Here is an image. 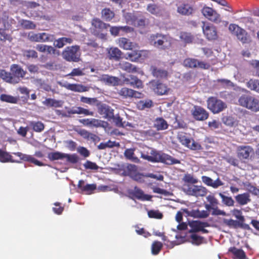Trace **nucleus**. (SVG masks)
<instances>
[{
	"label": "nucleus",
	"instance_id": "nucleus-1",
	"mask_svg": "<svg viewBox=\"0 0 259 259\" xmlns=\"http://www.w3.org/2000/svg\"><path fill=\"white\" fill-rule=\"evenodd\" d=\"M26 72L18 64H12L10 68V72H8L4 70L1 71L0 76L6 82L16 84L19 83L21 78L24 77Z\"/></svg>",
	"mask_w": 259,
	"mask_h": 259
},
{
	"label": "nucleus",
	"instance_id": "nucleus-2",
	"mask_svg": "<svg viewBox=\"0 0 259 259\" xmlns=\"http://www.w3.org/2000/svg\"><path fill=\"white\" fill-rule=\"evenodd\" d=\"M151 155H148L144 153H141V158L145 160L153 162H161L166 164L172 165L180 164V160L173 158L171 156L164 153H160L155 150H151Z\"/></svg>",
	"mask_w": 259,
	"mask_h": 259
},
{
	"label": "nucleus",
	"instance_id": "nucleus-3",
	"mask_svg": "<svg viewBox=\"0 0 259 259\" xmlns=\"http://www.w3.org/2000/svg\"><path fill=\"white\" fill-rule=\"evenodd\" d=\"M238 103L240 106L252 112L259 111V98L248 91L239 97Z\"/></svg>",
	"mask_w": 259,
	"mask_h": 259
},
{
	"label": "nucleus",
	"instance_id": "nucleus-4",
	"mask_svg": "<svg viewBox=\"0 0 259 259\" xmlns=\"http://www.w3.org/2000/svg\"><path fill=\"white\" fill-rule=\"evenodd\" d=\"M172 40L171 37L160 33L152 34L149 38L151 45L163 50L169 49L172 45Z\"/></svg>",
	"mask_w": 259,
	"mask_h": 259
},
{
	"label": "nucleus",
	"instance_id": "nucleus-5",
	"mask_svg": "<svg viewBox=\"0 0 259 259\" xmlns=\"http://www.w3.org/2000/svg\"><path fill=\"white\" fill-rule=\"evenodd\" d=\"M229 30L243 44H249L251 42V37L247 32L238 25L230 24L229 26Z\"/></svg>",
	"mask_w": 259,
	"mask_h": 259
},
{
	"label": "nucleus",
	"instance_id": "nucleus-6",
	"mask_svg": "<svg viewBox=\"0 0 259 259\" xmlns=\"http://www.w3.org/2000/svg\"><path fill=\"white\" fill-rule=\"evenodd\" d=\"M79 50L80 47L78 45L67 47L62 51V57L67 61L77 62L80 60Z\"/></svg>",
	"mask_w": 259,
	"mask_h": 259
},
{
	"label": "nucleus",
	"instance_id": "nucleus-7",
	"mask_svg": "<svg viewBox=\"0 0 259 259\" xmlns=\"http://www.w3.org/2000/svg\"><path fill=\"white\" fill-rule=\"evenodd\" d=\"M93 26V33L95 35L99 36L101 38H105L106 31L110 24H106L98 18H94L92 21Z\"/></svg>",
	"mask_w": 259,
	"mask_h": 259
},
{
	"label": "nucleus",
	"instance_id": "nucleus-8",
	"mask_svg": "<svg viewBox=\"0 0 259 259\" xmlns=\"http://www.w3.org/2000/svg\"><path fill=\"white\" fill-rule=\"evenodd\" d=\"M207 108L213 114L219 113L227 108V104L215 97H209L207 100Z\"/></svg>",
	"mask_w": 259,
	"mask_h": 259
},
{
	"label": "nucleus",
	"instance_id": "nucleus-9",
	"mask_svg": "<svg viewBox=\"0 0 259 259\" xmlns=\"http://www.w3.org/2000/svg\"><path fill=\"white\" fill-rule=\"evenodd\" d=\"M183 191L188 195L198 197H203L207 193V189L202 186L194 185H184L183 187Z\"/></svg>",
	"mask_w": 259,
	"mask_h": 259
},
{
	"label": "nucleus",
	"instance_id": "nucleus-10",
	"mask_svg": "<svg viewBox=\"0 0 259 259\" xmlns=\"http://www.w3.org/2000/svg\"><path fill=\"white\" fill-rule=\"evenodd\" d=\"M149 85L150 89L158 96L167 95L170 90L166 84L159 80H152Z\"/></svg>",
	"mask_w": 259,
	"mask_h": 259
},
{
	"label": "nucleus",
	"instance_id": "nucleus-11",
	"mask_svg": "<svg viewBox=\"0 0 259 259\" xmlns=\"http://www.w3.org/2000/svg\"><path fill=\"white\" fill-rule=\"evenodd\" d=\"M178 139L183 145L192 150L198 151L203 149L202 146L199 143L196 142L193 139L187 137L183 133L178 134Z\"/></svg>",
	"mask_w": 259,
	"mask_h": 259
},
{
	"label": "nucleus",
	"instance_id": "nucleus-12",
	"mask_svg": "<svg viewBox=\"0 0 259 259\" xmlns=\"http://www.w3.org/2000/svg\"><path fill=\"white\" fill-rule=\"evenodd\" d=\"M183 65L189 68H199L204 70H208L211 67L210 64L208 62L200 61L192 58L185 59L183 62Z\"/></svg>",
	"mask_w": 259,
	"mask_h": 259
},
{
	"label": "nucleus",
	"instance_id": "nucleus-13",
	"mask_svg": "<svg viewBox=\"0 0 259 259\" xmlns=\"http://www.w3.org/2000/svg\"><path fill=\"white\" fill-rule=\"evenodd\" d=\"M202 23L203 33L206 38L208 40H216L218 37L216 27L208 22L203 21Z\"/></svg>",
	"mask_w": 259,
	"mask_h": 259
},
{
	"label": "nucleus",
	"instance_id": "nucleus-14",
	"mask_svg": "<svg viewBox=\"0 0 259 259\" xmlns=\"http://www.w3.org/2000/svg\"><path fill=\"white\" fill-rule=\"evenodd\" d=\"M237 156L241 161L249 159L250 156L254 153L253 148L248 145L239 146L236 150Z\"/></svg>",
	"mask_w": 259,
	"mask_h": 259
},
{
	"label": "nucleus",
	"instance_id": "nucleus-15",
	"mask_svg": "<svg viewBox=\"0 0 259 259\" xmlns=\"http://www.w3.org/2000/svg\"><path fill=\"white\" fill-rule=\"evenodd\" d=\"M203 16L209 21L218 24L221 22V16L215 10L208 7H204L202 9Z\"/></svg>",
	"mask_w": 259,
	"mask_h": 259
},
{
	"label": "nucleus",
	"instance_id": "nucleus-16",
	"mask_svg": "<svg viewBox=\"0 0 259 259\" xmlns=\"http://www.w3.org/2000/svg\"><path fill=\"white\" fill-rule=\"evenodd\" d=\"M131 52L126 54L128 59L132 62H137L140 60H144L149 57L150 52L147 50H131Z\"/></svg>",
	"mask_w": 259,
	"mask_h": 259
},
{
	"label": "nucleus",
	"instance_id": "nucleus-17",
	"mask_svg": "<svg viewBox=\"0 0 259 259\" xmlns=\"http://www.w3.org/2000/svg\"><path fill=\"white\" fill-rule=\"evenodd\" d=\"M192 115L195 120L203 121L208 118L209 113L201 106H195L192 110Z\"/></svg>",
	"mask_w": 259,
	"mask_h": 259
},
{
	"label": "nucleus",
	"instance_id": "nucleus-18",
	"mask_svg": "<svg viewBox=\"0 0 259 259\" xmlns=\"http://www.w3.org/2000/svg\"><path fill=\"white\" fill-rule=\"evenodd\" d=\"M123 53L117 47H111L107 49V57L110 60L119 61L122 58Z\"/></svg>",
	"mask_w": 259,
	"mask_h": 259
},
{
	"label": "nucleus",
	"instance_id": "nucleus-19",
	"mask_svg": "<svg viewBox=\"0 0 259 259\" xmlns=\"http://www.w3.org/2000/svg\"><path fill=\"white\" fill-rule=\"evenodd\" d=\"M117 44L121 49L125 50H133L138 47V45L131 41L126 37H120L117 40Z\"/></svg>",
	"mask_w": 259,
	"mask_h": 259
},
{
	"label": "nucleus",
	"instance_id": "nucleus-20",
	"mask_svg": "<svg viewBox=\"0 0 259 259\" xmlns=\"http://www.w3.org/2000/svg\"><path fill=\"white\" fill-rule=\"evenodd\" d=\"M224 223L229 227H233L235 229L241 228L242 229L249 230L251 229L248 224L242 223L239 221L234 220L233 219L224 220Z\"/></svg>",
	"mask_w": 259,
	"mask_h": 259
},
{
	"label": "nucleus",
	"instance_id": "nucleus-21",
	"mask_svg": "<svg viewBox=\"0 0 259 259\" xmlns=\"http://www.w3.org/2000/svg\"><path fill=\"white\" fill-rule=\"evenodd\" d=\"M13 154L19 157L20 160L28 161L39 166L44 165V164L42 162L38 161L31 155L23 154L19 152L13 153Z\"/></svg>",
	"mask_w": 259,
	"mask_h": 259
},
{
	"label": "nucleus",
	"instance_id": "nucleus-22",
	"mask_svg": "<svg viewBox=\"0 0 259 259\" xmlns=\"http://www.w3.org/2000/svg\"><path fill=\"white\" fill-rule=\"evenodd\" d=\"M98 112L103 115L105 118L111 119L114 117V110L109 106L105 104L101 105L98 107Z\"/></svg>",
	"mask_w": 259,
	"mask_h": 259
},
{
	"label": "nucleus",
	"instance_id": "nucleus-23",
	"mask_svg": "<svg viewBox=\"0 0 259 259\" xmlns=\"http://www.w3.org/2000/svg\"><path fill=\"white\" fill-rule=\"evenodd\" d=\"M119 94L125 98H140L141 93L127 88H122L119 91Z\"/></svg>",
	"mask_w": 259,
	"mask_h": 259
},
{
	"label": "nucleus",
	"instance_id": "nucleus-24",
	"mask_svg": "<svg viewBox=\"0 0 259 259\" xmlns=\"http://www.w3.org/2000/svg\"><path fill=\"white\" fill-rule=\"evenodd\" d=\"M126 84H130L134 88L141 89L143 87L142 81L136 76L130 75L124 79Z\"/></svg>",
	"mask_w": 259,
	"mask_h": 259
},
{
	"label": "nucleus",
	"instance_id": "nucleus-25",
	"mask_svg": "<svg viewBox=\"0 0 259 259\" xmlns=\"http://www.w3.org/2000/svg\"><path fill=\"white\" fill-rule=\"evenodd\" d=\"M201 180L205 185L214 189L224 185V183L219 178L213 181L210 178L203 176L201 177Z\"/></svg>",
	"mask_w": 259,
	"mask_h": 259
},
{
	"label": "nucleus",
	"instance_id": "nucleus-26",
	"mask_svg": "<svg viewBox=\"0 0 259 259\" xmlns=\"http://www.w3.org/2000/svg\"><path fill=\"white\" fill-rule=\"evenodd\" d=\"M131 194L138 200L142 201H149L152 198V196L144 194L143 190L137 187H135L134 191Z\"/></svg>",
	"mask_w": 259,
	"mask_h": 259
},
{
	"label": "nucleus",
	"instance_id": "nucleus-27",
	"mask_svg": "<svg viewBox=\"0 0 259 259\" xmlns=\"http://www.w3.org/2000/svg\"><path fill=\"white\" fill-rule=\"evenodd\" d=\"M153 127L155 128L157 131H163L168 128V124L162 117H157L153 122Z\"/></svg>",
	"mask_w": 259,
	"mask_h": 259
},
{
	"label": "nucleus",
	"instance_id": "nucleus-28",
	"mask_svg": "<svg viewBox=\"0 0 259 259\" xmlns=\"http://www.w3.org/2000/svg\"><path fill=\"white\" fill-rule=\"evenodd\" d=\"M229 252L233 255V259H248L245 252L242 249L231 247L229 248Z\"/></svg>",
	"mask_w": 259,
	"mask_h": 259
},
{
	"label": "nucleus",
	"instance_id": "nucleus-29",
	"mask_svg": "<svg viewBox=\"0 0 259 259\" xmlns=\"http://www.w3.org/2000/svg\"><path fill=\"white\" fill-rule=\"evenodd\" d=\"M84 182L83 180H79L77 185L78 188L83 192H87L88 194H91L93 191L96 189V184H87L84 185Z\"/></svg>",
	"mask_w": 259,
	"mask_h": 259
},
{
	"label": "nucleus",
	"instance_id": "nucleus-30",
	"mask_svg": "<svg viewBox=\"0 0 259 259\" xmlns=\"http://www.w3.org/2000/svg\"><path fill=\"white\" fill-rule=\"evenodd\" d=\"M64 87L67 90L77 92H84L88 91V88L80 84H71L68 83L64 85Z\"/></svg>",
	"mask_w": 259,
	"mask_h": 259
},
{
	"label": "nucleus",
	"instance_id": "nucleus-31",
	"mask_svg": "<svg viewBox=\"0 0 259 259\" xmlns=\"http://www.w3.org/2000/svg\"><path fill=\"white\" fill-rule=\"evenodd\" d=\"M119 68L129 73H135L138 71V68L127 62H122L119 64Z\"/></svg>",
	"mask_w": 259,
	"mask_h": 259
},
{
	"label": "nucleus",
	"instance_id": "nucleus-32",
	"mask_svg": "<svg viewBox=\"0 0 259 259\" xmlns=\"http://www.w3.org/2000/svg\"><path fill=\"white\" fill-rule=\"evenodd\" d=\"M0 162L3 163L6 162H20L19 160H14L12 156L8 152L0 149Z\"/></svg>",
	"mask_w": 259,
	"mask_h": 259
},
{
	"label": "nucleus",
	"instance_id": "nucleus-33",
	"mask_svg": "<svg viewBox=\"0 0 259 259\" xmlns=\"http://www.w3.org/2000/svg\"><path fill=\"white\" fill-rule=\"evenodd\" d=\"M151 71L152 75L156 78H166L168 76V72L166 70L157 68L155 66L151 67Z\"/></svg>",
	"mask_w": 259,
	"mask_h": 259
},
{
	"label": "nucleus",
	"instance_id": "nucleus-34",
	"mask_svg": "<svg viewBox=\"0 0 259 259\" xmlns=\"http://www.w3.org/2000/svg\"><path fill=\"white\" fill-rule=\"evenodd\" d=\"M35 49L39 52H47V54H55L56 51V49L52 46L44 44L36 45V46H35Z\"/></svg>",
	"mask_w": 259,
	"mask_h": 259
},
{
	"label": "nucleus",
	"instance_id": "nucleus-35",
	"mask_svg": "<svg viewBox=\"0 0 259 259\" xmlns=\"http://www.w3.org/2000/svg\"><path fill=\"white\" fill-rule=\"evenodd\" d=\"M67 112L69 114H84L85 115H91L93 116L94 112L93 111H90L88 109H84L81 107H77L76 109H71L67 111Z\"/></svg>",
	"mask_w": 259,
	"mask_h": 259
},
{
	"label": "nucleus",
	"instance_id": "nucleus-36",
	"mask_svg": "<svg viewBox=\"0 0 259 259\" xmlns=\"http://www.w3.org/2000/svg\"><path fill=\"white\" fill-rule=\"evenodd\" d=\"M235 199L241 205H245L251 201L250 195L248 193L238 194L235 196Z\"/></svg>",
	"mask_w": 259,
	"mask_h": 259
},
{
	"label": "nucleus",
	"instance_id": "nucleus-37",
	"mask_svg": "<svg viewBox=\"0 0 259 259\" xmlns=\"http://www.w3.org/2000/svg\"><path fill=\"white\" fill-rule=\"evenodd\" d=\"M73 39L69 37H62L59 38L54 41V46L57 48H62L66 44L72 43Z\"/></svg>",
	"mask_w": 259,
	"mask_h": 259
},
{
	"label": "nucleus",
	"instance_id": "nucleus-38",
	"mask_svg": "<svg viewBox=\"0 0 259 259\" xmlns=\"http://www.w3.org/2000/svg\"><path fill=\"white\" fill-rule=\"evenodd\" d=\"M55 39L54 34L46 32L38 33V42H52Z\"/></svg>",
	"mask_w": 259,
	"mask_h": 259
},
{
	"label": "nucleus",
	"instance_id": "nucleus-39",
	"mask_svg": "<svg viewBox=\"0 0 259 259\" xmlns=\"http://www.w3.org/2000/svg\"><path fill=\"white\" fill-rule=\"evenodd\" d=\"M29 125L33 131L37 133H40L45 129L44 124L39 121H32L29 122Z\"/></svg>",
	"mask_w": 259,
	"mask_h": 259
},
{
	"label": "nucleus",
	"instance_id": "nucleus-40",
	"mask_svg": "<svg viewBox=\"0 0 259 259\" xmlns=\"http://www.w3.org/2000/svg\"><path fill=\"white\" fill-rule=\"evenodd\" d=\"M180 38L185 44H190L193 42L194 36L190 32L182 31L180 33Z\"/></svg>",
	"mask_w": 259,
	"mask_h": 259
},
{
	"label": "nucleus",
	"instance_id": "nucleus-41",
	"mask_svg": "<svg viewBox=\"0 0 259 259\" xmlns=\"http://www.w3.org/2000/svg\"><path fill=\"white\" fill-rule=\"evenodd\" d=\"M101 80L108 84L115 85L118 83V79L116 77L109 76L107 74H104L102 75L101 77Z\"/></svg>",
	"mask_w": 259,
	"mask_h": 259
},
{
	"label": "nucleus",
	"instance_id": "nucleus-42",
	"mask_svg": "<svg viewBox=\"0 0 259 259\" xmlns=\"http://www.w3.org/2000/svg\"><path fill=\"white\" fill-rule=\"evenodd\" d=\"M189 215L196 218H206L209 215V213L206 210L200 211L197 209L190 211Z\"/></svg>",
	"mask_w": 259,
	"mask_h": 259
},
{
	"label": "nucleus",
	"instance_id": "nucleus-43",
	"mask_svg": "<svg viewBox=\"0 0 259 259\" xmlns=\"http://www.w3.org/2000/svg\"><path fill=\"white\" fill-rule=\"evenodd\" d=\"M246 87L250 90L259 93V80L250 79L247 82Z\"/></svg>",
	"mask_w": 259,
	"mask_h": 259
},
{
	"label": "nucleus",
	"instance_id": "nucleus-44",
	"mask_svg": "<svg viewBox=\"0 0 259 259\" xmlns=\"http://www.w3.org/2000/svg\"><path fill=\"white\" fill-rule=\"evenodd\" d=\"M137 106L139 110H143L153 106V102L151 100H140L137 103Z\"/></svg>",
	"mask_w": 259,
	"mask_h": 259
},
{
	"label": "nucleus",
	"instance_id": "nucleus-45",
	"mask_svg": "<svg viewBox=\"0 0 259 259\" xmlns=\"http://www.w3.org/2000/svg\"><path fill=\"white\" fill-rule=\"evenodd\" d=\"M0 100L2 102H5L9 103L16 104L18 101V98L12 96L10 95L3 94L0 96Z\"/></svg>",
	"mask_w": 259,
	"mask_h": 259
},
{
	"label": "nucleus",
	"instance_id": "nucleus-46",
	"mask_svg": "<svg viewBox=\"0 0 259 259\" xmlns=\"http://www.w3.org/2000/svg\"><path fill=\"white\" fill-rule=\"evenodd\" d=\"M188 225L191 228L190 233H196L200 231L201 228V222L199 221H189Z\"/></svg>",
	"mask_w": 259,
	"mask_h": 259
},
{
	"label": "nucleus",
	"instance_id": "nucleus-47",
	"mask_svg": "<svg viewBox=\"0 0 259 259\" xmlns=\"http://www.w3.org/2000/svg\"><path fill=\"white\" fill-rule=\"evenodd\" d=\"M13 40V37L11 34L7 32L5 28H0V40L3 42L8 41L11 42Z\"/></svg>",
	"mask_w": 259,
	"mask_h": 259
},
{
	"label": "nucleus",
	"instance_id": "nucleus-48",
	"mask_svg": "<svg viewBox=\"0 0 259 259\" xmlns=\"http://www.w3.org/2000/svg\"><path fill=\"white\" fill-rule=\"evenodd\" d=\"M127 16L129 18H130L131 21L133 23H134L135 25L137 24L139 26H144L145 25V19H138L137 17H136L135 15L132 13H130L127 14Z\"/></svg>",
	"mask_w": 259,
	"mask_h": 259
},
{
	"label": "nucleus",
	"instance_id": "nucleus-49",
	"mask_svg": "<svg viewBox=\"0 0 259 259\" xmlns=\"http://www.w3.org/2000/svg\"><path fill=\"white\" fill-rule=\"evenodd\" d=\"M192 11V8L187 4H184L178 7V12L183 15L191 14Z\"/></svg>",
	"mask_w": 259,
	"mask_h": 259
},
{
	"label": "nucleus",
	"instance_id": "nucleus-50",
	"mask_svg": "<svg viewBox=\"0 0 259 259\" xmlns=\"http://www.w3.org/2000/svg\"><path fill=\"white\" fill-rule=\"evenodd\" d=\"M43 104L47 106L59 107L61 106V101L51 98H47L44 102Z\"/></svg>",
	"mask_w": 259,
	"mask_h": 259
},
{
	"label": "nucleus",
	"instance_id": "nucleus-51",
	"mask_svg": "<svg viewBox=\"0 0 259 259\" xmlns=\"http://www.w3.org/2000/svg\"><path fill=\"white\" fill-rule=\"evenodd\" d=\"M102 16L107 21H111L114 17V13L109 9H104L102 11Z\"/></svg>",
	"mask_w": 259,
	"mask_h": 259
},
{
	"label": "nucleus",
	"instance_id": "nucleus-52",
	"mask_svg": "<svg viewBox=\"0 0 259 259\" xmlns=\"http://www.w3.org/2000/svg\"><path fill=\"white\" fill-rule=\"evenodd\" d=\"M65 153L60 152H51L48 154V157L51 161H54L59 159H63L64 158Z\"/></svg>",
	"mask_w": 259,
	"mask_h": 259
},
{
	"label": "nucleus",
	"instance_id": "nucleus-53",
	"mask_svg": "<svg viewBox=\"0 0 259 259\" xmlns=\"http://www.w3.org/2000/svg\"><path fill=\"white\" fill-rule=\"evenodd\" d=\"M163 246L162 243L160 241H154L151 246L152 253L154 255H157L159 253Z\"/></svg>",
	"mask_w": 259,
	"mask_h": 259
},
{
	"label": "nucleus",
	"instance_id": "nucleus-54",
	"mask_svg": "<svg viewBox=\"0 0 259 259\" xmlns=\"http://www.w3.org/2000/svg\"><path fill=\"white\" fill-rule=\"evenodd\" d=\"M219 196L222 198V202L228 206H232L234 204V201L231 197L224 195L222 193H219Z\"/></svg>",
	"mask_w": 259,
	"mask_h": 259
},
{
	"label": "nucleus",
	"instance_id": "nucleus-55",
	"mask_svg": "<svg viewBox=\"0 0 259 259\" xmlns=\"http://www.w3.org/2000/svg\"><path fill=\"white\" fill-rule=\"evenodd\" d=\"M108 123L107 122L101 120L99 119L92 118L91 119V125L98 127H103L106 128L108 126Z\"/></svg>",
	"mask_w": 259,
	"mask_h": 259
},
{
	"label": "nucleus",
	"instance_id": "nucleus-56",
	"mask_svg": "<svg viewBox=\"0 0 259 259\" xmlns=\"http://www.w3.org/2000/svg\"><path fill=\"white\" fill-rule=\"evenodd\" d=\"M23 56L27 59H36L38 58L37 53L33 50H24L23 53Z\"/></svg>",
	"mask_w": 259,
	"mask_h": 259
},
{
	"label": "nucleus",
	"instance_id": "nucleus-57",
	"mask_svg": "<svg viewBox=\"0 0 259 259\" xmlns=\"http://www.w3.org/2000/svg\"><path fill=\"white\" fill-rule=\"evenodd\" d=\"M190 238L191 239L192 243L197 245L202 244L204 240L203 237L198 236L196 234H191Z\"/></svg>",
	"mask_w": 259,
	"mask_h": 259
},
{
	"label": "nucleus",
	"instance_id": "nucleus-58",
	"mask_svg": "<svg viewBox=\"0 0 259 259\" xmlns=\"http://www.w3.org/2000/svg\"><path fill=\"white\" fill-rule=\"evenodd\" d=\"M148 215L150 218L156 219H161L163 218V214L158 210H150L148 212Z\"/></svg>",
	"mask_w": 259,
	"mask_h": 259
},
{
	"label": "nucleus",
	"instance_id": "nucleus-59",
	"mask_svg": "<svg viewBox=\"0 0 259 259\" xmlns=\"http://www.w3.org/2000/svg\"><path fill=\"white\" fill-rule=\"evenodd\" d=\"M64 158L66 159L67 162H70L71 163H76L78 161V157L75 154L71 155L65 153Z\"/></svg>",
	"mask_w": 259,
	"mask_h": 259
},
{
	"label": "nucleus",
	"instance_id": "nucleus-60",
	"mask_svg": "<svg viewBox=\"0 0 259 259\" xmlns=\"http://www.w3.org/2000/svg\"><path fill=\"white\" fill-rule=\"evenodd\" d=\"M232 214L235 217L236 219L238 220V221L242 223H244L245 218L244 216L242 215V213L240 210L234 209L232 210Z\"/></svg>",
	"mask_w": 259,
	"mask_h": 259
},
{
	"label": "nucleus",
	"instance_id": "nucleus-61",
	"mask_svg": "<svg viewBox=\"0 0 259 259\" xmlns=\"http://www.w3.org/2000/svg\"><path fill=\"white\" fill-rule=\"evenodd\" d=\"M22 26L27 29H34L36 25L31 21L29 20H23L21 22Z\"/></svg>",
	"mask_w": 259,
	"mask_h": 259
},
{
	"label": "nucleus",
	"instance_id": "nucleus-62",
	"mask_svg": "<svg viewBox=\"0 0 259 259\" xmlns=\"http://www.w3.org/2000/svg\"><path fill=\"white\" fill-rule=\"evenodd\" d=\"M183 181L185 182L190 183L191 185L197 183L198 182L197 179L194 178L190 174H186L183 178Z\"/></svg>",
	"mask_w": 259,
	"mask_h": 259
},
{
	"label": "nucleus",
	"instance_id": "nucleus-63",
	"mask_svg": "<svg viewBox=\"0 0 259 259\" xmlns=\"http://www.w3.org/2000/svg\"><path fill=\"white\" fill-rule=\"evenodd\" d=\"M83 166L85 169L97 170L99 168V166L96 163L89 160L87 161L86 162L84 163Z\"/></svg>",
	"mask_w": 259,
	"mask_h": 259
},
{
	"label": "nucleus",
	"instance_id": "nucleus-64",
	"mask_svg": "<svg viewBox=\"0 0 259 259\" xmlns=\"http://www.w3.org/2000/svg\"><path fill=\"white\" fill-rule=\"evenodd\" d=\"M147 10L152 14H157L160 12V8L155 4H150L147 7Z\"/></svg>",
	"mask_w": 259,
	"mask_h": 259
}]
</instances>
